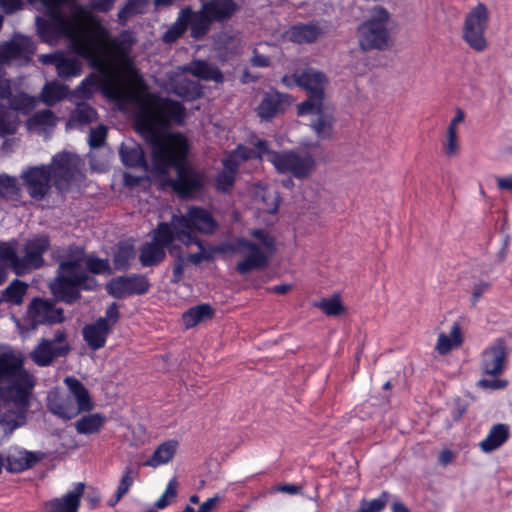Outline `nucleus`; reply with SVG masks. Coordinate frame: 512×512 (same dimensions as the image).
I'll return each instance as SVG.
<instances>
[{
  "label": "nucleus",
  "mask_w": 512,
  "mask_h": 512,
  "mask_svg": "<svg viewBox=\"0 0 512 512\" xmlns=\"http://www.w3.org/2000/svg\"><path fill=\"white\" fill-rule=\"evenodd\" d=\"M105 89L114 100L136 102L137 124L151 144L154 169L166 173L168 168H176V178L171 180L173 190L182 198L199 192L205 185V174L184 162L188 151L187 139L181 134H163L172 124H184L185 107L178 101L144 91L140 82L132 88L122 79V74L106 82Z\"/></svg>",
  "instance_id": "obj_1"
},
{
  "label": "nucleus",
  "mask_w": 512,
  "mask_h": 512,
  "mask_svg": "<svg viewBox=\"0 0 512 512\" xmlns=\"http://www.w3.org/2000/svg\"><path fill=\"white\" fill-rule=\"evenodd\" d=\"M36 384L23 360L12 352L0 353V438L9 436L25 421L29 398Z\"/></svg>",
  "instance_id": "obj_2"
},
{
  "label": "nucleus",
  "mask_w": 512,
  "mask_h": 512,
  "mask_svg": "<svg viewBox=\"0 0 512 512\" xmlns=\"http://www.w3.org/2000/svg\"><path fill=\"white\" fill-rule=\"evenodd\" d=\"M68 255L61 260L57 276L50 283V289L59 300L71 304L80 298V289H91L88 273L103 274L110 271L107 259L86 256L83 248L70 247Z\"/></svg>",
  "instance_id": "obj_3"
},
{
  "label": "nucleus",
  "mask_w": 512,
  "mask_h": 512,
  "mask_svg": "<svg viewBox=\"0 0 512 512\" xmlns=\"http://www.w3.org/2000/svg\"><path fill=\"white\" fill-rule=\"evenodd\" d=\"M217 223L209 211L197 206H190L184 215H173L170 222L158 224V237L165 242L179 241L189 247L197 245L203 250V242L195 232L212 234Z\"/></svg>",
  "instance_id": "obj_4"
},
{
  "label": "nucleus",
  "mask_w": 512,
  "mask_h": 512,
  "mask_svg": "<svg viewBox=\"0 0 512 512\" xmlns=\"http://www.w3.org/2000/svg\"><path fill=\"white\" fill-rule=\"evenodd\" d=\"M251 236L259 243L245 238H239L235 242L234 251L242 256V259L237 262L235 270L241 275L265 269L275 252V240L267 231L254 229L251 231Z\"/></svg>",
  "instance_id": "obj_5"
},
{
  "label": "nucleus",
  "mask_w": 512,
  "mask_h": 512,
  "mask_svg": "<svg viewBox=\"0 0 512 512\" xmlns=\"http://www.w3.org/2000/svg\"><path fill=\"white\" fill-rule=\"evenodd\" d=\"M250 144L257 149V157L266 159L279 173H291L294 177L307 178L315 169V159L307 151L276 152L269 149L265 140L251 137Z\"/></svg>",
  "instance_id": "obj_6"
},
{
  "label": "nucleus",
  "mask_w": 512,
  "mask_h": 512,
  "mask_svg": "<svg viewBox=\"0 0 512 512\" xmlns=\"http://www.w3.org/2000/svg\"><path fill=\"white\" fill-rule=\"evenodd\" d=\"M64 383L68 387L69 393L51 391L48 394L47 407L51 413L64 420H69L81 412L93 409L94 404L89 392L78 379L66 377Z\"/></svg>",
  "instance_id": "obj_7"
},
{
  "label": "nucleus",
  "mask_w": 512,
  "mask_h": 512,
  "mask_svg": "<svg viewBox=\"0 0 512 512\" xmlns=\"http://www.w3.org/2000/svg\"><path fill=\"white\" fill-rule=\"evenodd\" d=\"M389 13L380 6H375L370 11L369 18L358 28V41L361 49L382 50L389 45V34L386 24Z\"/></svg>",
  "instance_id": "obj_8"
},
{
  "label": "nucleus",
  "mask_w": 512,
  "mask_h": 512,
  "mask_svg": "<svg viewBox=\"0 0 512 512\" xmlns=\"http://www.w3.org/2000/svg\"><path fill=\"white\" fill-rule=\"evenodd\" d=\"M72 350L68 334L64 329H57L52 337L41 338L29 353L30 359L39 367H47L58 358H65Z\"/></svg>",
  "instance_id": "obj_9"
},
{
  "label": "nucleus",
  "mask_w": 512,
  "mask_h": 512,
  "mask_svg": "<svg viewBox=\"0 0 512 512\" xmlns=\"http://www.w3.org/2000/svg\"><path fill=\"white\" fill-rule=\"evenodd\" d=\"M83 161L75 154L60 152L49 165L54 185L60 192L67 191L74 181L84 178Z\"/></svg>",
  "instance_id": "obj_10"
},
{
  "label": "nucleus",
  "mask_w": 512,
  "mask_h": 512,
  "mask_svg": "<svg viewBox=\"0 0 512 512\" xmlns=\"http://www.w3.org/2000/svg\"><path fill=\"white\" fill-rule=\"evenodd\" d=\"M488 23L489 11L483 3H479L466 15L462 37L476 52H483L488 48V41L485 37Z\"/></svg>",
  "instance_id": "obj_11"
},
{
  "label": "nucleus",
  "mask_w": 512,
  "mask_h": 512,
  "mask_svg": "<svg viewBox=\"0 0 512 512\" xmlns=\"http://www.w3.org/2000/svg\"><path fill=\"white\" fill-rule=\"evenodd\" d=\"M20 178L33 200L42 201L49 194L50 182L53 180L50 166L29 167L21 173Z\"/></svg>",
  "instance_id": "obj_12"
},
{
  "label": "nucleus",
  "mask_w": 512,
  "mask_h": 512,
  "mask_svg": "<svg viewBox=\"0 0 512 512\" xmlns=\"http://www.w3.org/2000/svg\"><path fill=\"white\" fill-rule=\"evenodd\" d=\"M298 115L310 117L309 125L318 138L327 139L332 136L334 113L323 101L309 105L305 111L298 107Z\"/></svg>",
  "instance_id": "obj_13"
},
{
  "label": "nucleus",
  "mask_w": 512,
  "mask_h": 512,
  "mask_svg": "<svg viewBox=\"0 0 512 512\" xmlns=\"http://www.w3.org/2000/svg\"><path fill=\"white\" fill-rule=\"evenodd\" d=\"M50 248V240L46 235H39L28 239L22 249L23 255L17 267L22 270V275L39 269L44 264L43 255Z\"/></svg>",
  "instance_id": "obj_14"
},
{
  "label": "nucleus",
  "mask_w": 512,
  "mask_h": 512,
  "mask_svg": "<svg viewBox=\"0 0 512 512\" xmlns=\"http://www.w3.org/2000/svg\"><path fill=\"white\" fill-rule=\"evenodd\" d=\"M151 284L148 278L140 274H132L130 276H118L111 279L106 289L110 295L121 299L134 294L142 295L148 292Z\"/></svg>",
  "instance_id": "obj_15"
},
{
  "label": "nucleus",
  "mask_w": 512,
  "mask_h": 512,
  "mask_svg": "<svg viewBox=\"0 0 512 512\" xmlns=\"http://www.w3.org/2000/svg\"><path fill=\"white\" fill-rule=\"evenodd\" d=\"M35 45L31 38L18 36L0 45V64H25L34 54Z\"/></svg>",
  "instance_id": "obj_16"
},
{
  "label": "nucleus",
  "mask_w": 512,
  "mask_h": 512,
  "mask_svg": "<svg viewBox=\"0 0 512 512\" xmlns=\"http://www.w3.org/2000/svg\"><path fill=\"white\" fill-rule=\"evenodd\" d=\"M507 359V346L504 339H497L481 354L480 368L483 374L497 377L503 374Z\"/></svg>",
  "instance_id": "obj_17"
},
{
  "label": "nucleus",
  "mask_w": 512,
  "mask_h": 512,
  "mask_svg": "<svg viewBox=\"0 0 512 512\" xmlns=\"http://www.w3.org/2000/svg\"><path fill=\"white\" fill-rule=\"evenodd\" d=\"M327 83L326 76L313 68H307L300 73V87L305 89L309 96L307 100L298 105L305 111L309 105L319 103L324 98V87Z\"/></svg>",
  "instance_id": "obj_18"
},
{
  "label": "nucleus",
  "mask_w": 512,
  "mask_h": 512,
  "mask_svg": "<svg viewBox=\"0 0 512 512\" xmlns=\"http://www.w3.org/2000/svg\"><path fill=\"white\" fill-rule=\"evenodd\" d=\"M33 327L43 324H57L64 321L63 310L48 300L34 299L28 308Z\"/></svg>",
  "instance_id": "obj_19"
},
{
  "label": "nucleus",
  "mask_w": 512,
  "mask_h": 512,
  "mask_svg": "<svg viewBox=\"0 0 512 512\" xmlns=\"http://www.w3.org/2000/svg\"><path fill=\"white\" fill-rule=\"evenodd\" d=\"M173 242H165L158 237V227L153 232V239L142 245L139 254V261L143 267H152L161 263L166 257V248H169L170 254H174L176 249Z\"/></svg>",
  "instance_id": "obj_20"
},
{
  "label": "nucleus",
  "mask_w": 512,
  "mask_h": 512,
  "mask_svg": "<svg viewBox=\"0 0 512 512\" xmlns=\"http://www.w3.org/2000/svg\"><path fill=\"white\" fill-rule=\"evenodd\" d=\"M40 452H31L21 448H11L6 455L4 467L11 473H19L31 468L43 459Z\"/></svg>",
  "instance_id": "obj_21"
},
{
  "label": "nucleus",
  "mask_w": 512,
  "mask_h": 512,
  "mask_svg": "<svg viewBox=\"0 0 512 512\" xmlns=\"http://www.w3.org/2000/svg\"><path fill=\"white\" fill-rule=\"evenodd\" d=\"M290 103V96L287 94L267 93L257 107V114L262 120L268 121L284 112Z\"/></svg>",
  "instance_id": "obj_22"
},
{
  "label": "nucleus",
  "mask_w": 512,
  "mask_h": 512,
  "mask_svg": "<svg viewBox=\"0 0 512 512\" xmlns=\"http://www.w3.org/2000/svg\"><path fill=\"white\" fill-rule=\"evenodd\" d=\"M112 332L103 320L86 324L82 329L83 340L91 350H99L106 344L107 337Z\"/></svg>",
  "instance_id": "obj_23"
},
{
  "label": "nucleus",
  "mask_w": 512,
  "mask_h": 512,
  "mask_svg": "<svg viewBox=\"0 0 512 512\" xmlns=\"http://www.w3.org/2000/svg\"><path fill=\"white\" fill-rule=\"evenodd\" d=\"M84 483H78L73 491L61 498H55L46 503L48 512H77L80 506V498L84 493Z\"/></svg>",
  "instance_id": "obj_24"
},
{
  "label": "nucleus",
  "mask_w": 512,
  "mask_h": 512,
  "mask_svg": "<svg viewBox=\"0 0 512 512\" xmlns=\"http://www.w3.org/2000/svg\"><path fill=\"white\" fill-rule=\"evenodd\" d=\"M169 86L171 92L184 100L192 101L202 96L201 85L184 74H178L171 78Z\"/></svg>",
  "instance_id": "obj_25"
},
{
  "label": "nucleus",
  "mask_w": 512,
  "mask_h": 512,
  "mask_svg": "<svg viewBox=\"0 0 512 512\" xmlns=\"http://www.w3.org/2000/svg\"><path fill=\"white\" fill-rule=\"evenodd\" d=\"M182 16L187 21V26L190 25L191 35L195 38L205 35L214 22L203 5L198 12H193L190 8L183 9Z\"/></svg>",
  "instance_id": "obj_26"
},
{
  "label": "nucleus",
  "mask_w": 512,
  "mask_h": 512,
  "mask_svg": "<svg viewBox=\"0 0 512 512\" xmlns=\"http://www.w3.org/2000/svg\"><path fill=\"white\" fill-rule=\"evenodd\" d=\"M119 154L125 166L141 168L143 171H148V163L145 160L144 152L139 144L133 141L122 143Z\"/></svg>",
  "instance_id": "obj_27"
},
{
  "label": "nucleus",
  "mask_w": 512,
  "mask_h": 512,
  "mask_svg": "<svg viewBox=\"0 0 512 512\" xmlns=\"http://www.w3.org/2000/svg\"><path fill=\"white\" fill-rule=\"evenodd\" d=\"M184 71L191 73L198 79L222 83L224 76L216 65L206 61L195 60L184 68Z\"/></svg>",
  "instance_id": "obj_28"
},
{
  "label": "nucleus",
  "mask_w": 512,
  "mask_h": 512,
  "mask_svg": "<svg viewBox=\"0 0 512 512\" xmlns=\"http://www.w3.org/2000/svg\"><path fill=\"white\" fill-rule=\"evenodd\" d=\"M203 6L214 22L230 19L238 8L233 0H209Z\"/></svg>",
  "instance_id": "obj_29"
},
{
  "label": "nucleus",
  "mask_w": 512,
  "mask_h": 512,
  "mask_svg": "<svg viewBox=\"0 0 512 512\" xmlns=\"http://www.w3.org/2000/svg\"><path fill=\"white\" fill-rule=\"evenodd\" d=\"M178 442L176 440H167L161 443L154 451L152 456L148 458L143 465L157 468L161 465L169 463L176 454Z\"/></svg>",
  "instance_id": "obj_30"
},
{
  "label": "nucleus",
  "mask_w": 512,
  "mask_h": 512,
  "mask_svg": "<svg viewBox=\"0 0 512 512\" xmlns=\"http://www.w3.org/2000/svg\"><path fill=\"white\" fill-rule=\"evenodd\" d=\"M462 342L463 337L460 324L458 322H454L449 335L441 333L438 336L435 349L440 355H446L452 349L460 347Z\"/></svg>",
  "instance_id": "obj_31"
},
{
  "label": "nucleus",
  "mask_w": 512,
  "mask_h": 512,
  "mask_svg": "<svg viewBox=\"0 0 512 512\" xmlns=\"http://www.w3.org/2000/svg\"><path fill=\"white\" fill-rule=\"evenodd\" d=\"M509 437V427L506 424L494 425L487 437L480 442L484 452H491L500 447Z\"/></svg>",
  "instance_id": "obj_32"
},
{
  "label": "nucleus",
  "mask_w": 512,
  "mask_h": 512,
  "mask_svg": "<svg viewBox=\"0 0 512 512\" xmlns=\"http://www.w3.org/2000/svg\"><path fill=\"white\" fill-rule=\"evenodd\" d=\"M322 34V29L313 23L293 26L289 31V37L297 43H311Z\"/></svg>",
  "instance_id": "obj_33"
},
{
  "label": "nucleus",
  "mask_w": 512,
  "mask_h": 512,
  "mask_svg": "<svg viewBox=\"0 0 512 512\" xmlns=\"http://www.w3.org/2000/svg\"><path fill=\"white\" fill-rule=\"evenodd\" d=\"M68 94V86L60 84L56 81L47 82L39 95V99L46 106H53L57 102L65 99Z\"/></svg>",
  "instance_id": "obj_34"
},
{
  "label": "nucleus",
  "mask_w": 512,
  "mask_h": 512,
  "mask_svg": "<svg viewBox=\"0 0 512 512\" xmlns=\"http://www.w3.org/2000/svg\"><path fill=\"white\" fill-rule=\"evenodd\" d=\"M0 262L11 268L17 275H22L17 265L21 262V256L17 254V241L0 242Z\"/></svg>",
  "instance_id": "obj_35"
},
{
  "label": "nucleus",
  "mask_w": 512,
  "mask_h": 512,
  "mask_svg": "<svg viewBox=\"0 0 512 512\" xmlns=\"http://www.w3.org/2000/svg\"><path fill=\"white\" fill-rule=\"evenodd\" d=\"M213 316V309L208 304H201L190 308L182 315L184 326L189 329L200 322L210 319Z\"/></svg>",
  "instance_id": "obj_36"
},
{
  "label": "nucleus",
  "mask_w": 512,
  "mask_h": 512,
  "mask_svg": "<svg viewBox=\"0 0 512 512\" xmlns=\"http://www.w3.org/2000/svg\"><path fill=\"white\" fill-rule=\"evenodd\" d=\"M105 422L102 414L94 413L81 417L75 423V429L79 434L97 433Z\"/></svg>",
  "instance_id": "obj_37"
},
{
  "label": "nucleus",
  "mask_w": 512,
  "mask_h": 512,
  "mask_svg": "<svg viewBox=\"0 0 512 512\" xmlns=\"http://www.w3.org/2000/svg\"><path fill=\"white\" fill-rule=\"evenodd\" d=\"M21 198V187L15 177L0 174V199L18 201Z\"/></svg>",
  "instance_id": "obj_38"
},
{
  "label": "nucleus",
  "mask_w": 512,
  "mask_h": 512,
  "mask_svg": "<svg viewBox=\"0 0 512 512\" xmlns=\"http://www.w3.org/2000/svg\"><path fill=\"white\" fill-rule=\"evenodd\" d=\"M26 290L27 285L24 282L15 279L4 289L2 292V299L0 300L12 305H20L23 302Z\"/></svg>",
  "instance_id": "obj_39"
},
{
  "label": "nucleus",
  "mask_w": 512,
  "mask_h": 512,
  "mask_svg": "<svg viewBox=\"0 0 512 512\" xmlns=\"http://www.w3.org/2000/svg\"><path fill=\"white\" fill-rule=\"evenodd\" d=\"M149 0H128L127 3L118 12V22L120 25H125L129 19L138 14H143Z\"/></svg>",
  "instance_id": "obj_40"
},
{
  "label": "nucleus",
  "mask_w": 512,
  "mask_h": 512,
  "mask_svg": "<svg viewBox=\"0 0 512 512\" xmlns=\"http://www.w3.org/2000/svg\"><path fill=\"white\" fill-rule=\"evenodd\" d=\"M97 113L95 109L86 103H78L75 110L72 112L67 125L73 124H89L96 119Z\"/></svg>",
  "instance_id": "obj_41"
},
{
  "label": "nucleus",
  "mask_w": 512,
  "mask_h": 512,
  "mask_svg": "<svg viewBox=\"0 0 512 512\" xmlns=\"http://www.w3.org/2000/svg\"><path fill=\"white\" fill-rule=\"evenodd\" d=\"M135 257V250L132 245L120 244L113 257L114 268L118 271H124L129 268L130 261Z\"/></svg>",
  "instance_id": "obj_42"
},
{
  "label": "nucleus",
  "mask_w": 512,
  "mask_h": 512,
  "mask_svg": "<svg viewBox=\"0 0 512 512\" xmlns=\"http://www.w3.org/2000/svg\"><path fill=\"white\" fill-rule=\"evenodd\" d=\"M9 103L11 109L22 114H29L36 106L37 98L27 93H18L10 96Z\"/></svg>",
  "instance_id": "obj_43"
},
{
  "label": "nucleus",
  "mask_w": 512,
  "mask_h": 512,
  "mask_svg": "<svg viewBox=\"0 0 512 512\" xmlns=\"http://www.w3.org/2000/svg\"><path fill=\"white\" fill-rule=\"evenodd\" d=\"M81 62L76 58H68L63 54L57 63L58 76L63 79H68L73 76H78L81 72Z\"/></svg>",
  "instance_id": "obj_44"
},
{
  "label": "nucleus",
  "mask_w": 512,
  "mask_h": 512,
  "mask_svg": "<svg viewBox=\"0 0 512 512\" xmlns=\"http://www.w3.org/2000/svg\"><path fill=\"white\" fill-rule=\"evenodd\" d=\"M57 122V117L54 112L45 109L36 112L32 117L27 120L28 129H35L38 127H54Z\"/></svg>",
  "instance_id": "obj_45"
},
{
  "label": "nucleus",
  "mask_w": 512,
  "mask_h": 512,
  "mask_svg": "<svg viewBox=\"0 0 512 512\" xmlns=\"http://www.w3.org/2000/svg\"><path fill=\"white\" fill-rule=\"evenodd\" d=\"M237 157H241L243 160L252 157L258 158L257 149L255 147L254 149H248L246 147L239 146L234 155L229 156L223 161V169L231 170V173L236 174L239 166V162L236 159Z\"/></svg>",
  "instance_id": "obj_46"
},
{
  "label": "nucleus",
  "mask_w": 512,
  "mask_h": 512,
  "mask_svg": "<svg viewBox=\"0 0 512 512\" xmlns=\"http://www.w3.org/2000/svg\"><path fill=\"white\" fill-rule=\"evenodd\" d=\"M137 473V469L133 468L132 466H127L125 468L123 476L120 480V484L115 494V499L110 500V505H115L129 491Z\"/></svg>",
  "instance_id": "obj_47"
},
{
  "label": "nucleus",
  "mask_w": 512,
  "mask_h": 512,
  "mask_svg": "<svg viewBox=\"0 0 512 512\" xmlns=\"http://www.w3.org/2000/svg\"><path fill=\"white\" fill-rule=\"evenodd\" d=\"M442 146L445 156L449 158L458 156L460 153L458 130L447 129Z\"/></svg>",
  "instance_id": "obj_48"
},
{
  "label": "nucleus",
  "mask_w": 512,
  "mask_h": 512,
  "mask_svg": "<svg viewBox=\"0 0 512 512\" xmlns=\"http://www.w3.org/2000/svg\"><path fill=\"white\" fill-rule=\"evenodd\" d=\"M18 125L17 115L8 110H0V136L14 134Z\"/></svg>",
  "instance_id": "obj_49"
},
{
  "label": "nucleus",
  "mask_w": 512,
  "mask_h": 512,
  "mask_svg": "<svg viewBox=\"0 0 512 512\" xmlns=\"http://www.w3.org/2000/svg\"><path fill=\"white\" fill-rule=\"evenodd\" d=\"M314 306L319 308L327 316H338L344 312V306L338 297L322 299L321 301L315 302Z\"/></svg>",
  "instance_id": "obj_50"
},
{
  "label": "nucleus",
  "mask_w": 512,
  "mask_h": 512,
  "mask_svg": "<svg viewBox=\"0 0 512 512\" xmlns=\"http://www.w3.org/2000/svg\"><path fill=\"white\" fill-rule=\"evenodd\" d=\"M187 29V21H185L182 16V12L180 13V17L178 20L165 32L163 36V40L166 43H172L176 41L180 36L184 34Z\"/></svg>",
  "instance_id": "obj_51"
},
{
  "label": "nucleus",
  "mask_w": 512,
  "mask_h": 512,
  "mask_svg": "<svg viewBox=\"0 0 512 512\" xmlns=\"http://www.w3.org/2000/svg\"><path fill=\"white\" fill-rule=\"evenodd\" d=\"M177 496V481L175 478L171 479L164 491L163 495L155 502L158 509H164L173 503Z\"/></svg>",
  "instance_id": "obj_52"
},
{
  "label": "nucleus",
  "mask_w": 512,
  "mask_h": 512,
  "mask_svg": "<svg viewBox=\"0 0 512 512\" xmlns=\"http://www.w3.org/2000/svg\"><path fill=\"white\" fill-rule=\"evenodd\" d=\"M107 128L104 125L91 129L89 134V145L91 148H99L105 143Z\"/></svg>",
  "instance_id": "obj_53"
},
{
  "label": "nucleus",
  "mask_w": 512,
  "mask_h": 512,
  "mask_svg": "<svg viewBox=\"0 0 512 512\" xmlns=\"http://www.w3.org/2000/svg\"><path fill=\"white\" fill-rule=\"evenodd\" d=\"M387 493H383L382 496L378 499H373L371 501H363L361 503L360 509L363 512H380L387 503Z\"/></svg>",
  "instance_id": "obj_54"
},
{
  "label": "nucleus",
  "mask_w": 512,
  "mask_h": 512,
  "mask_svg": "<svg viewBox=\"0 0 512 512\" xmlns=\"http://www.w3.org/2000/svg\"><path fill=\"white\" fill-rule=\"evenodd\" d=\"M235 181V174L231 173V170H222L217 176V188L221 191H228Z\"/></svg>",
  "instance_id": "obj_55"
},
{
  "label": "nucleus",
  "mask_w": 512,
  "mask_h": 512,
  "mask_svg": "<svg viewBox=\"0 0 512 512\" xmlns=\"http://www.w3.org/2000/svg\"><path fill=\"white\" fill-rule=\"evenodd\" d=\"M120 317L119 308L116 303H112L108 306L104 317H100L97 320H103L113 331V327L116 325Z\"/></svg>",
  "instance_id": "obj_56"
},
{
  "label": "nucleus",
  "mask_w": 512,
  "mask_h": 512,
  "mask_svg": "<svg viewBox=\"0 0 512 512\" xmlns=\"http://www.w3.org/2000/svg\"><path fill=\"white\" fill-rule=\"evenodd\" d=\"M508 382L501 379H480L477 386L483 389L500 390L507 386Z\"/></svg>",
  "instance_id": "obj_57"
},
{
  "label": "nucleus",
  "mask_w": 512,
  "mask_h": 512,
  "mask_svg": "<svg viewBox=\"0 0 512 512\" xmlns=\"http://www.w3.org/2000/svg\"><path fill=\"white\" fill-rule=\"evenodd\" d=\"M96 86L97 80L94 77H89L82 81L77 89V93L84 97H88L93 93Z\"/></svg>",
  "instance_id": "obj_58"
},
{
  "label": "nucleus",
  "mask_w": 512,
  "mask_h": 512,
  "mask_svg": "<svg viewBox=\"0 0 512 512\" xmlns=\"http://www.w3.org/2000/svg\"><path fill=\"white\" fill-rule=\"evenodd\" d=\"M186 258L183 255H178L173 265V281L179 282L184 274V268L186 266Z\"/></svg>",
  "instance_id": "obj_59"
},
{
  "label": "nucleus",
  "mask_w": 512,
  "mask_h": 512,
  "mask_svg": "<svg viewBox=\"0 0 512 512\" xmlns=\"http://www.w3.org/2000/svg\"><path fill=\"white\" fill-rule=\"evenodd\" d=\"M115 0H91L90 8L97 12H108L114 5Z\"/></svg>",
  "instance_id": "obj_60"
},
{
  "label": "nucleus",
  "mask_w": 512,
  "mask_h": 512,
  "mask_svg": "<svg viewBox=\"0 0 512 512\" xmlns=\"http://www.w3.org/2000/svg\"><path fill=\"white\" fill-rule=\"evenodd\" d=\"M271 61L270 58L260 54L257 49H254L253 56L251 58V64L255 67H268Z\"/></svg>",
  "instance_id": "obj_61"
},
{
  "label": "nucleus",
  "mask_w": 512,
  "mask_h": 512,
  "mask_svg": "<svg viewBox=\"0 0 512 512\" xmlns=\"http://www.w3.org/2000/svg\"><path fill=\"white\" fill-rule=\"evenodd\" d=\"M281 82L287 88H292L294 86L300 87V73H294L292 75H285L282 77Z\"/></svg>",
  "instance_id": "obj_62"
},
{
  "label": "nucleus",
  "mask_w": 512,
  "mask_h": 512,
  "mask_svg": "<svg viewBox=\"0 0 512 512\" xmlns=\"http://www.w3.org/2000/svg\"><path fill=\"white\" fill-rule=\"evenodd\" d=\"M488 289L487 283L476 284L472 289V305L475 306L483 293Z\"/></svg>",
  "instance_id": "obj_63"
},
{
  "label": "nucleus",
  "mask_w": 512,
  "mask_h": 512,
  "mask_svg": "<svg viewBox=\"0 0 512 512\" xmlns=\"http://www.w3.org/2000/svg\"><path fill=\"white\" fill-rule=\"evenodd\" d=\"M218 502L219 497L217 496L209 498L199 506L197 512H212L216 508Z\"/></svg>",
  "instance_id": "obj_64"
}]
</instances>
